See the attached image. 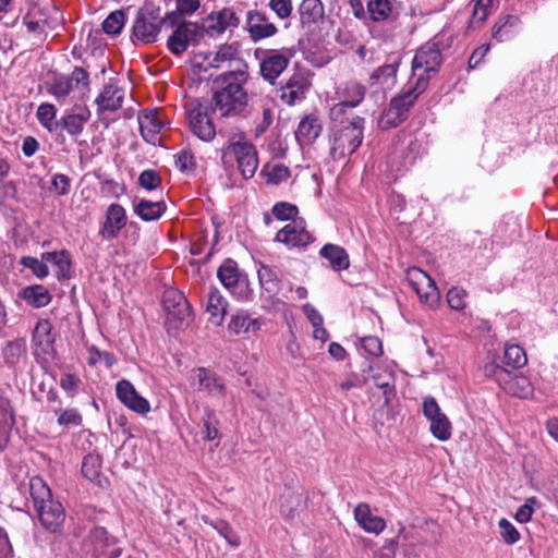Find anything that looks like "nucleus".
Returning <instances> with one entry per match:
<instances>
[{
  "label": "nucleus",
  "instance_id": "nucleus-1",
  "mask_svg": "<svg viewBox=\"0 0 558 558\" xmlns=\"http://www.w3.org/2000/svg\"><path fill=\"white\" fill-rule=\"evenodd\" d=\"M244 69L227 71L216 77L217 85L211 97V110H218L221 117L241 114L247 106L248 97L243 84L247 80L246 64Z\"/></svg>",
  "mask_w": 558,
  "mask_h": 558
},
{
  "label": "nucleus",
  "instance_id": "nucleus-2",
  "mask_svg": "<svg viewBox=\"0 0 558 558\" xmlns=\"http://www.w3.org/2000/svg\"><path fill=\"white\" fill-rule=\"evenodd\" d=\"M333 122L330 156L333 160H340L351 156L361 146L365 119L360 116L349 119L344 116Z\"/></svg>",
  "mask_w": 558,
  "mask_h": 558
},
{
  "label": "nucleus",
  "instance_id": "nucleus-3",
  "mask_svg": "<svg viewBox=\"0 0 558 558\" xmlns=\"http://www.w3.org/2000/svg\"><path fill=\"white\" fill-rule=\"evenodd\" d=\"M428 77L418 75L413 87L391 98L389 106L384 110L379 124L383 129H390L400 125L408 119V113L420 95L426 89Z\"/></svg>",
  "mask_w": 558,
  "mask_h": 558
},
{
  "label": "nucleus",
  "instance_id": "nucleus-4",
  "mask_svg": "<svg viewBox=\"0 0 558 558\" xmlns=\"http://www.w3.org/2000/svg\"><path fill=\"white\" fill-rule=\"evenodd\" d=\"M161 27L160 8L146 1L137 11L132 27V36L144 44H153L157 41Z\"/></svg>",
  "mask_w": 558,
  "mask_h": 558
},
{
  "label": "nucleus",
  "instance_id": "nucleus-5",
  "mask_svg": "<svg viewBox=\"0 0 558 558\" xmlns=\"http://www.w3.org/2000/svg\"><path fill=\"white\" fill-rule=\"evenodd\" d=\"M228 149L233 154L242 177L245 180L253 178L258 168V157L255 145L247 141L244 134L241 133L229 140Z\"/></svg>",
  "mask_w": 558,
  "mask_h": 558
},
{
  "label": "nucleus",
  "instance_id": "nucleus-6",
  "mask_svg": "<svg viewBox=\"0 0 558 558\" xmlns=\"http://www.w3.org/2000/svg\"><path fill=\"white\" fill-rule=\"evenodd\" d=\"M118 539L107 532L105 527L95 526L84 539V548L94 558H119L122 548L117 546Z\"/></svg>",
  "mask_w": 558,
  "mask_h": 558
},
{
  "label": "nucleus",
  "instance_id": "nucleus-7",
  "mask_svg": "<svg viewBox=\"0 0 558 558\" xmlns=\"http://www.w3.org/2000/svg\"><path fill=\"white\" fill-rule=\"evenodd\" d=\"M217 277L222 286L236 294L240 299H252L253 291L248 287V281L239 272L238 265L234 260L228 258L218 268Z\"/></svg>",
  "mask_w": 558,
  "mask_h": 558
},
{
  "label": "nucleus",
  "instance_id": "nucleus-8",
  "mask_svg": "<svg viewBox=\"0 0 558 558\" xmlns=\"http://www.w3.org/2000/svg\"><path fill=\"white\" fill-rule=\"evenodd\" d=\"M408 280L415 290L421 302L425 303L430 308L437 306L440 300V292L435 281L425 271L413 267L408 270Z\"/></svg>",
  "mask_w": 558,
  "mask_h": 558
},
{
  "label": "nucleus",
  "instance_id": "nucleus-9",
  "mask_svg": "<svg viewBox=\"0 0 558 558\" xmlns=\"http://www.w3.org/2000/svg\"><path fill=\"white\" fill-rule=\"evenodd\" d=\"M209 108L202 102H191L187 109L189 125L194 135L204 142H210L216 135V129L208 116Z\"/></svg>",
  "mask_w": 558,
  "mask_h": 558
},
{
  "label": "nucleus",
  "instance_id": "nucleus-10",
  "mask_svg": "<svg viewBox=\"0 0 558 558\" xmlns=\"http://www.w3.org/2000/svg\"><path fill=\"white\" fill-rule=\"evenodd\" d=\"M423 414L430 422L432 435L440 441H446L451 437V423L447 415L440 411V408L434 397L427 396L423 399Z\"/></svg>",
  "mask_w": 558,
  "mask_h": 558
},
{
  "label": "nucleus",
  "instance_id": "nucleus-11",
  "mask_svg": "<svg viewBox=\"0 0 558 558\" xmlns=\"http://www.w3.org/2000/svg\"><path fill=\"white\" fill-rule=\"evenodd\" d=\"M259 62L260 75L270 84H275L280 74L288 68L291 51L289 49L264 50Z\"/></svg>",
  "mask_w": 558,
  "mask_h": 558
},
{
  "label": "nucleus",
  "instance_id": "nucleus-12",
  "mask_svg": "<svg viewBox=\"0 0 558 558\" xmlns=\"http://www.w3.org/2000/svg\"><path fill=\"white\" fill-rule=\"evenodd\" d=\"M203 37V29L197 23H181L168 37L167 47L175 56H181L191 44L195 45Z\"/></svg>",
  "mask_w": 558,
  "mask_h": 558
},
{
  "label": "nucleus",
  "instance_id": "nucleus-13",
  "mask_svg": "<svg viewBox=\"0 0 558 558\" xmlns=\"http://www.w3.org/2000/svg\"><path fill=\"white\" fill-rule=\"evenodd\" d=\"M366 87L355 81H348L340 89L339 95L342 100L332 106L330 117L332 121H337L347 114L348 109L357 107L364 99Z\"/></svg>",
  "mask_w": 558,
  "mask_h": 558
},
{
  "label": "nucleus",
  "instance_id": "nucleus-14",
  "mask_svg": "<svg viewBox=\"0 0 558 558\" xmlns=\"http://www.w3.org/2000/svg\"><path fill=\"white\" fill-rule=\"evenodd\" d=\"M441 64V53L436 45L422 46L415 53L412 62L413 74L418 77H430L435 74Z\"/></svg>",
  "mask_w": 558,
  "mask_h": 558
},
{
  "label": "nucleus",
  "instance_id": "nucleus-15",
  "mask_svg": "<svg viewBox=\"0 0 558 558\" xmlns=\"http://www.w3.org/2000/svg\"><path fill=\"white\" fill-rule=\"evenodd\" d=\"M275 240L289 247H305L314 241V238L308 231H306L304 219L299 218L293 219L280 229L277 232Z\"/></svg>",
  "mask_w": 558,
  "mask_h": 558
},
{
  "label": "nucleus",
  "instance_id": "nucleus-16",
  "mask_svg": "<svg viewBox=\"0 0 558 558\" xmlns=\"http://www.w3.org/2000/svg\"><path fill=\"white\" fill-rule=\"evenodd\" d=\"M116 395L122 404L138 414H145L150 410L147 399L138 395L133 384L126 379L117 383Z\"/></svg>",
  "mask_w": 558,
  "mask_h": 558
},
{
  "label": "nucleus",
  "instance_id": "nucleus-17",
  "mask_svg": "<svg viewBox=\"0 0 558 558\" xmlns=\"http://www.w3.org/2000/svg\"><path fill=\"white\" fill-rule=\"evenodd\" d=\"M245 27L254 43L269 38L278 32L276 25L269 22L266 13L259 11L247 12Z\"/></svg>",
  "mask_w": 558,
  "mask_h": 558
},
{
  "label": "nucleus",
  "instance_id": "nucleus-18",
  "mask_svg": "<svg viewBox=\"0 0 558 558\" xmlns=\"http://www.w3.org/2000/svg\"><path fill=\"white\" fill-rule=\"evenodd\" d=\"M239 19L235 12L230 8H225L218 12L210 13L202 23L203 34L209 36L222 34L228 27H236Z\"/></svg>",
  "mask_w": 558,
  "mask_h": 558
},
{
  "label": "nucleus",
  "instance_id": "nucleus-19",
  "mask_svg": "<svg viewBox=\"0 0 558 558\" xmlns=\"http://www.w3.org/2000/svg\"><path fill=\"white\" fill-rule=\"evenodd\" d=\"M36 511L45 530L50 533L61 532L65 520V512L61 502L57 500L48 501L39 506Z\"/></svg>",
  "mask_w": 558,
  "mask_h": 558
},
{
  "label": "nucleus",
  "instance_id": "nucleus-20",
  "mask_svg": "<svg viewBox=\"0 0 558 558\" xmlns=\"http://www.w3.org/2000/svg\"><path fill=\"white\" fill-rule=\"evenodd\" d=\"M123 101L124 89L119 87L112 80L105 84L101 93L95 100L99 114L105 111H118L122 108Z\"/></svg>",
  "mask_w": 558,
  "mask_h": 558
},
{
  "label": "nucleus",
  "instance_id": "nucleus-21",
  "mask_svg": "<svg viewBox=\"0 0 558 558\" xmlns=\"http://www.w3.org/2000/svg\"><path fill=\"white\" fill-rule=\"evenodd\" d=\"M197 380V390L205 391L209 396H225L226 385L221 377L207 367H196L192 371Z\"/></svg>",
  "mask_w": 558,
  "mask_h": 558
},
{
  "label": "nucleus",
  "instance_id": "nucleus-22",
  "mask_svg": "<svg viewBox=\"0 0 558 558\" xmlns=\"http://www.w3.org/2000/svg\"><path fill=\"white\" fill-rule=\"evenodd\" d=\"M125 223V209L120 204H111L107 209L106 221L100 231V234L104 239H116Z\"/></svg>",
  "mask_w": 558,
  "mask_h": 558
},
{
  "label": "nucleus",
  "instance_id": "nucleus-23",
  "mask_svg": "<svg viewBox=\"0 0 558 558\" xmlns=\"http://www.w3.org/2000/svg\"><path fill=\"white\" fill-rule=\"evenodd\" d=\"M322 130L319 119L315 114H307L300 121L295 138L301 146L310 145L320 135Z\"/></svg>",
  "mask_w": 558,
  "mask_h": 558
},
{
  "label": "nucleus",
  "instance_id": "nucleus-24",
  "mask_svg": "<svg viewBox=\"0 0 558 558\" xmlns=\"http://www.w3.org/2000/svg\"><path fill=\"white\" fill-rule=\"evenodd\" d=\"M354 518L359 525L368 533L379 534L386 527L383 518L373 515L367 504L361 502L354 509Z\"/></svg>",
  "mask_w": 558,
  "mask_h": 558
},
{
  "label": "nucleus",
  "instance_id": "nucleus-25",
  "mask_svg": "<svg viewBox=\"0 0 558 558\" xmlns=\"http://www.w3.org/2000/svg\"><path fill=\"white\" fill-rule=\"evenodd\" d=\"M299 14L301 25L311 28L312 25L323 21L324 5L320 0H303L299 7Z\"/></svg>",
  "mask_w": 558,
  "mask_h": 558
},
{
  "label": "nucleus",
  "instance_id": "nucleus-26",
  "mask_svg": "<svg viewBox=\"0 0 558 558\" xmlns=\"http://www.w3.org/2000/svg\"><path fill=\"white\" fill-rule=\"evenodd\" d=\"M319 256L327 259L335 271L345 270L350 267L349 255L340 245L325 244L319 251Z\"/></svg>",
  "mask_w": 558,
  "mask_h": 558
},
{
  "label": "nucleus",
  "instance_id": "nucleus-27",
  "mask_svg": "<svg viewBox=\"0 0 558 558\" xmlns=\"http://www.w3.org/2000/svg\"><path fill=\"white\" fill-rule=\"evenodd\" d=\"M307 496L303 493L291 492L283 494L280 497V512L288 519H293L294 515L306 508Z\"/></svg>",
  "mask_w": 558,
  "mask_h": 558
},
{
  "label": "nucleus",
  "instance_id": "nucleus-28",
  "mask_svg": "<svg viewBox=\"0 0 558 558\" xmlns=\"http://www.w3.org/2000/svg\"><path fill=\"white\" fill-rule=\"evenodd\" d=\"M258 280L262 289L269 298L277 295L280 289L281 274L278 269L260 264L258 270Z\"/></svg>",
  "mask_w": 558,
  "mask_h": 558
},
{
  "label": "nucleus",
  "instance_id": "nucleus-29",
  "mask_svg": "<svg viewBox=\"0 0 558 558\" xmlns=\"http://www.w3.org/2000/svg\"><path fill=\"white\" fill-rule=\"evenodd\" d=\"M17 296L35 308L47 306L51 302V294L41 284H34L23 288Z\"/></svg>",
  "mask_w": 558,
  "mask_h": 558
},
{
  "label": "nucleus",
  "instance_id": "nucleus-30",
  "mask_svg": "<svg viewBox=\"0 0 558 558\" xmlns=\"http://www.w3.org/2000/svg\"><path fill=\"white\" fill-rule=\"evenodd\" d=\"M520 19L515 15L500 17L492 28V36L499 43L511 39L519 29Z\"/></svg>",
  "mask_w": 558,
  "mask_h": 558
},
{
  "label": "nucleus",
  "instance_id": "nucleus-31",
  "mask_svg": "<svg viewBox=\"0 0 558 558\" xmlns=\"http://www.w3.org/2000/svg\"><path fill=\"white\" fill-rule=\"evenodd\" d=\"M167 210L163 201L151 202L145 198L134 204V213L144 221L158 220Z\"/></svg>",
  "mask_w": 558,
  "mask_h": 558
},
{
  "label": "nucleus",
  "instance_id": "nucleus-32",
  "mask_svg": "<svg viewBox=\"0 0 558 558\" xmlns=\"http://www.w3.org/2000/svg\"><path fill=\"white\" fill-rule=\"evenodd\" d=\"M89 118L90 112L86 108L77 113H66L59 120V128L65 130L71 136H76L83 132L84 124Z\"/></svg>",
  "mask_w": 558,
  "mask_h": 558
},
{
  "label": "nucleus",
  "instance_id": "nucleus-33",
  "mask_svg": "<svg viewBox=\"0 0 558 558\" xmlns=\"http://www.w3.org/2000/svg\"><path fill=\"white\" fill-rule=\"evenodd\" d=\"M140 130L146 141L153 140L162 129V122L156 111L145 110L138 116Z\"/></svg>",
  "mask_w": 558,
  "mask_h": 558
},
{
  "label": "nucleus",
  "instance_id": "nucleus-34",
  "mask_svg": "<svg viewBox=\"0 0 558 558\" xmlns=\"http://www.w3.org/2000/svg\"><path fill=\"white\" fill-rule=\"evenodd\" d=\"M43 259L52 263L57 267V277L59 280L71 277V258L66 251L46 252L41 255Z\"/></svg>",
  "mask_w": 558,
  "mask_h": 558
},
{
  "label": "nucleus",
  "instance_id": "nucleus-35",
  "mask_svg": "<svg viewBox=\"0 0 558 558\" xmlns=\"http://www.w3.org/2000/svg\"><path fill=\"white\" fill-rule=\"evenodd\" d=\"M501 387L510 395L519 398H526L532 393V385L527 377L522 375H511L506 378Z\"/></svg>",
  "mask_w": 558,
  "mask_h": 558
},
{
  "label": "nucleus",
  "instance_id": "nucleus-36",
  "mask_svg": "<svg viewBox=\"0 0 558 558\" xmlns=\"http://www.w3.org/2000/svg\"><path fill=\"white\" fill-rule=\"evenodd\" d=\"M29 493L34 502L35 509L39 506L45 505L48 501L53 500L51 497V490L48 485L38 476L29 480Z\"/></svg>",
  "mask_w": 558,
  "mask_h": 558
},
{
  "label": "nucleus",
  "instance_id": "nucleus-37",
  "mask_svg": "<svg viewBox=\"0 0 558 558\" xmlns=\"http://www.w3.org/2000/svg\"><path fill=\"white\" fill-rule=\"evenodd\" d=\"M0 449H3L9 440V428L14 424L15 420L10 402L7 399H0Z\"/></svg>",
  "mask_w": 558,
  "mask_h": 558
},
{
  "label": "nucleus",
  "instance_id": "nucleus-38",
  "mask_svg": "<svg viewBox=\"0 0 558 558\" xmlns=\"http://www.w3.org/2000/svg\"><path fill=\"white\" fill-rule=\"evenodd\" d=\"M101 457L95 453H88L84 457L82 463V474L93 483L100 484L101 476Z\"/></svg>",
  "mask_w": 558,
  "mask_h": 558
},
{
  "label": "nucleus",
  "instance_id": "nucleus-39",
  "mask_svg": "<svg viewBox=\"0 0 558 558\" xmlns=\"http://www.w3.org/2000/svg\"><path fill=\"white\" fill-rule=\"evenodd\" d=\"M527 362L524 350L517 344H506L504 352L505 367H511L513 369L523 367Z\"/></svg>",
  "mask_w": 558,
  "mask_h": 558
},
{
  "label": "nucleus",
  "instance_id": "nucleus-40",
  "mask_svg": "<svg viewBox=\"0 0 558 558\" xmlns=\"http://www.w3.org/2000/svg\"><path fill=\"white\" fill-rule=\"evenodd\" d=\"M57 108L52 104H41L37 108L36 117L39 123L47 129L49 132L57 131L59 129V121H56Z\"/></svg>",
  "mask_w": 558,
  "mask_h": 558
},
{
  "label": "nucleus",
  "instance_id": "nucleus-41",
  "mask_svg": "<svg viewBox=\"0 0 558 558\" xmlns=\"http://www.w3.org/2000/svg\"><path fill=\"white\" fill-rule=\"evenodd\" d=\"M218 424L219 422L215 411L211 409H205V414L202 417V434L204 440L211 441L220 439L221 436L218 429Z\"/></svg>",
  "mask_w": 558,
  "mask_h": 558
},
{
  "label": "nucleus",
  "instance_id": "nucleus-42",
  "mask_svg": "<svg viewBox=\"0 0 558 558\" xmlns=\"http://www.w3.org/2000/svg\"><path fill=\"white\" fill-rule=\"evenodd\" d=\"M226 307L227 302L219 294V292L217 290L211 291L208 295L207 312L213 318H215V325L221 324V320L226 314Z\"/></svg>",
  "mask_w": 558,
  "mask_h": 558
},
{
  "label": "nucleus",
  "instance_id": "nucleus-43",
  "mask_svg": "<svg viewBox=\"0 0 558 558\" xmlns=\"http://www.w3.org/2000/svg\"><path fill=\"white\" fill-rule=\"evenodd\" d=\"M260 327L257 319L251 318L246 314H238L231 318L229 323V329L234 333L256 331Z\"/></svg>",
  "mask_w": 558,
  "mask_h": 558
},
{
  "label": "nucleus",
  "instance_id": "nucleus-44",
  "mask_svg": "<svg viewBox=\"0 0 558 558\" xmlns=\"http://www.w3.org/2000/svg\"><path fill=\"white\" fill-rule=\"evenodd\" d=\"M26 352V343L23 339L9 341L4 347L2 354L7 364L15 365L21 356Z\"/></svg>",
  "mask_w": 558,
  "mask_h": 558
},
{
  "label": "nucleus",
  "instance_id": "nucleus-45",
  "mask_svg": "<svg viewBox=\"0 0 558 558\" xmlns=\"http://www.w3.org/2000/svg\"><path fill=\"white\" fill-rule=\"evenodd\" d=\"M367 11L373 21H385L392 12V4L390 0H368Z\"/></svg>",
  "mask_w": 558,
  "mask_h": 558
},
{
  "label": "nucleus",
  "instance_id": "nucleus-46",
  "mask_svg": "<svg viewBox=\"0 0 558 558\" xmlns=\"http://www.w3.org/2000/svg\"><path fill=\"white\" fill-rule=\"evenodd\" d=\"M125 24V14L121 10L111 12L102 22L107 35H119Z\"/></svg>",
  "mask_w": 558,
  "mask_h": 558
},
{
  "label": "nucleus",
  "instance_id": "nucleus-47",
  "mask_svg": "<svg viewBox=\"0 0 558 558\" xmlns=\"http://www.w3.org/2000/svg\"><path fill=\"white\" fill-rule=\"evenodd\" d=\"M73 89L72 80L65 75L57 76L47 88L48 93L57 99H63L70 95Z\"/></svg>",
  "mask_w": 558,
  "mask_h": 558
},
{
  "label": "nucleus",
  "instance_id": "nucleus-48",
  "mask_svg": "<svg viewBox=\"0 0 558 558\" xmlns=\"http://www.w3.org/2000/svg\"><path fill=\"white\" fill-rule=\"evenodd\" d=\"M191 314L190 304L185 299L180 305H177L172 314L168 317V320L174 328H182L190 323Z\"/></svg>",
  "mask_w": 558,
  "mask_h": 558
},
{
  "label": "nucleus",
  "instance_id": "nucleus-49",
  "mask_svg": "<svg viewBox=\"0 0 558 558\" xmlns=\"http://www.w3.org/2000/svg\"><path fill=\"white\" fill-rule=\"evenodd\" d=\"M203 520L208 523L206 518ZM209 524L233 547L240 546V537L225 520L210 521Z\"/></svg>",
  "mask_w": 558,
  "mask_h": 558
},
{
  "label": "nucleus",
  "instance_id": "nucleus-50",
  "mask_svg": "<svg viewBox=\"0 0 558 558\" xmlns=\"http://www.w3.org/2000/svg\"><path fill=\"white\" fill-rule=\"evenodd\" d=\"M398 65H399V61H395L392 63L378 66L369 76L371 83L372 84L387 83L389 78H393L396 76Z\"/></svg>",
  "mask_w": 558,
  "mask_h": 558
},
{
  "label": "nucleus",
  "instance_id": "nucleus-51",
  "mask_svg": "<svg viewBox=\"0 0 558 558\" xmlns=\"http://www.w3.org/2000/svg\"><path fill=\"white\" fill-rule=\"evenodd\" d=\"M52 325L48 319H40L37 322L33 338L38 344H51L54 339L52 337Z\"/></svg>",
  "mask_w": 558,
  "mask_h": 558
},
{
  "label": "nucleus",
  "instance_id": "nucleus-52",
  "mask_svg": "<svg viewBox=\"0 0 558 558\" xmlns=\"http://www.w3.org/2000/svg\"><path fill=\"white\" fill-rule=\"evenodd\" d=\"M484 374L487 377H493L501 386L506 378L510 377V371L496 362V359L484 365Z\"/></svg>",
  "mask_w": 558,
  "mask_h": 558
},
{
  "label": "nucleus",
  "instance_id": "nucleus-53",
  "mask_svg": "<svg viewBox=\"0 0 558 558\" xmlns=\"http://www.w3.org/2000/svg\"><path fill=\"white\" fill-rule=\"evenodd\" d=\"M272 215L279 220H293L298 219L296 216L299 214V209L295 205H292L287 202H279L274 205Z\"/></svg>",
  "mask_w": 558,
  "mask_h": 558
},
{
  "label": "nucleus",
  "instance_id": "nucleus-54",
  "mask_svg": "<svg viewBox=\"0 0 558 558\" xmlns=\"http://www.w3.org/2000/svg\"><path fill=\"white\" fill-rule=\"evenodd\" d=\"M238 49L231 45H225L219 48V50L215 53L211 61H209L208 65L210 68H220L222 62L233 61L236 59Z\"/></svg>",
  "mask_w": 558,
  "mask_h": 558
},
{
  "label": "nucleus",
  "instance_id": "nucleus-55",
  "mask_svg": "<svg viewBox=\"0 0 558 558\" xmlns=\"http://www.w3.org/2000/svg\"><path fill=\"white\" fill-rule=\"evenodd\" d=\"M466 291L462 288L452 287L447 293L448 305L454 311H462L466 306Z\"/></svg>",
  "mask_w": 558,
  "mask_h": 558
},
{
  "label": "nucleus",
  "instance_id": "nucleus-56",
  "mask_svg": "<svg viewBox=\"0 0 558 558\" xmlns=\"http://www.w3.org/2000/svg\"><path fill=\"white\" fill-rule=\"evenodd\" d=\"M186 298L177 289H168L165 291L162 296L163 308L167 312L168 317L172 314V311L180 305Z\"/></svg>",
  "mask_w": 558,
  "mask_h": 558
},
{
  "label": "nucleus",
  "instance_id": "nucleus-57",
  "mask_svg": "<svg viewBox=\"0 0 558 558\" xmlns=\"http://www.w3.org/2000/svg\"><path fill=\"white\" fill-rule=\"evenodd\" d=\"M138 184L147 191H153L161 184V177L156 170L146 169L141 172L138 177Z\"/></svg>",
  "mask_w": 558,
  "mask_h": 558
},
{
  "label": "nucleus",
  "instance_id": "nucleus-58",
  "mask_svg": "<svg viewBox=\"0 0 558 558\" xmlns=\"http://www.w3.org/2000/svg\"><path fill=\"white\" fill-rule=\"evenodd\" d=\"M498 526L500 529V536L506 544L512 545L520 539V533L507 519H501L498 522Z\"/></svg>",
  "mask_w": 558,
  "mask_h": 558
},
{
  "label": "nucleus",
  "instance_id": "nucleus-59",
  "mask_svg": "<svg viewBox=\"0 0 558 558\" xmlns=\"http://www.w3.org/2000/svg\"><path fill=\"white\" fill-rule=\"evenodd\" d=\"M492 3L493 0H477L473 9L471 23L477 24L478 26L482 25L489 14Z\"/></svg>",
  "mask_w": 558,
  "mask_h": 558
},
{
  "label": "nucleus",
  "instance_id": "nucleus-60",
  "mask_svg": "<svg viewBox=\"0 0 558 558\" xmlns=\"http://www.w3.org/2000/svg\"><path fill=\"white\" fill-rule=\"evenodd\" d=\"M44 262L32 256H24L21 259L22 265L29 268L38 278H45L49 274L48 266Z\"/></svg>",
  "mask_w": 558,
  "mask_h": 558
},
{
  "label": "nucleus",
  "instance_id": "nucleus-61",
  "mask_svg": "<svg viewBox=\"0 0 558 558\" xmlns=\"http://www.w3.org/2000/svg\"><path fill=\"white\" fill-rule=\"evenodd\" d=\"M51 187L60 196L68 195L71 190V179L66 174L56 173L51 179Z\"/></svg>",
  "mask_w": 558,
  "mask_h": 558
},
{
  "label": "nucleus",
  "instance_id": "nucleus-62",
  "mask_svg": "<svg viewBox=\"0 0 558 558\" xmlns=\"http://www.w3.org/2000/svg\"><path fill=\"white\" fill-rule=\"evenodd\" d=\"M281 87L287 89H296L300 94H305L310 87V83L303 74L295 73L290 76Z\"/></svg>",
  "mask_w": 558,
  "mask_h": 558
},
{
  "label": "nucleus",
  "instance_id": "nucleus-63",
  "mask_svg": "<svg viewBox=\"0 0 558 558\" xmlns=\"http://www.w3.org/2000/svg\"><path fill=\"white\" fill-rule=\"evenodd\" d=\"M58 423L65 427L80 426L82 424V415L75 409H68L60 413Z\"/></svg>",
  "mask_w": 558,
  "mask_h": 558
},
{
  "label": "nucleus",
  "instance_id": "nucleus-64",
  "mask_svg": "<svg viewBox=\"0 0 558 558\" xmlns=\"http://www.w3.org/2000/svg\"><path fill=\"white\" fill-rule=\"evenodd\" d=\"M268 7L281 19H288L292 13L291 0H270Z\"/></svg>",
  "mask_w": 558,
  "mask_h": 558
}]
</instances>
